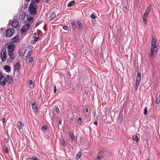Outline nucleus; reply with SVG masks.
Listing matches in <instances>:
<instances>
[{
    "label": "nucleus",
    "mask_w": 160,
    "mask_h": 160,
    "mask_svg": "<svg viewBox=\"0 0 160 160\" xmlns=\"http://www.w3.org/2000/svg\"><path fill=\"white\" fill-rule=\"evenodd\" d=\"M156 41L154 38L152 39L151 46L150 47V53L149 55L151 58H153L156 55L158 51Z\"/></svg>",
    "instance_id": "nucleus-1"
},
{
    "label": "nucleus",
    "mask_w": 160,
    "mask_h": 160,
    "mask_svg": "<svg viewBox=\"0 0 160 160\" xmlns=\"http://www.w3.org/2000/svg\"><path fill=\"white\" fill-rule=\"evenodd\" d=\"M33 0H32L30 3V6L28 8V11L30 14L32 15H35L37 12V6L35 4Z\"/></svg>",
    "instance_id": "nucleus-2"
},
{
    "label": "nucleus",
    "mask_w": 160,
    "mask_h": 160,
    "mask_svg": "<svg viewBox=\"0 0 160 160\" xmlns=\"http://www.w3.org/2000/svg\"><path fill=\"white\" fill-rule=\"evenodd\" d=\"M1 60L2 62L6 61L7 59V52L5 49H2L0 53Z\"/></svg>",
    "instance_id": "nucleus-3"
},
{
    "label": "nucleus",
    "mask_w": 160,
    "mask_h": 160,
    "mask_svg": "<svg viewBox=\"0 0 160 160\" xmlns=\"http://www.w3.org/2000/svg\"><path fill=\"white\" fill-rule=\"evenodd\" d=\"M14 30L12 28L7 29L6 32V35L7 37L9 38L12 36L14 33Z\"/></svg>",
    "instance_id": "nucleus-4"
},
{
    "label": "nucleus",
    "mask_w": 160,
    "mask_h": 160,
    "mask_svg": "<svg viewBox=\"0 0 160 160\" xmlns=\"http://www.w3.org/2000/svg\"><path fill=\"white\" fill-rule=\"evenodd\" d=\"M141 79V75L140 73H138L137 75L136 78V82L134 87L135 89H137L139 84V82Z\"/></svg>",
    "instance_id": "nucleus-5"
},
{
    "label": "nucleus",
    "mask_w": 160,
    "mask_h": 160,
    "mask_svg": "<svg viewBox=\"0 0 160 160\" xmlns=\"http://www.w3.org/2000/svg\"><path fill=\"white\" fill-rule=\"evenodd\" d=\"M32 48H31V46L28 47L24 51V54L23 55V57H27L28 55V56L29 55L30 53L32 51Z\"/></svg>",
    "instance_id": "nucleus-6"
},
{
    "label": "nucleus",
    "mask_w": 160,
    "mask_h": 160,
    "mask_svg": "<svg viewBox=\"0 0 160 160\" xmlns=\"http://www.w3.org/2000/svg\"><path fill=\"white\" fill-rule=\"evenodd\" d=\"M30 23H27L24 25L21 29V32L25 33L30 28Z\"/></svg>",
    "instance_id": "nucleus-7"
},
{
    "label": "nucleus",
    "mask_w": 160,
    "mask_h": 160,
    "mask_svg": "<svg viewBox=\"0 0 160 160\" xmlns=\"http://www.w3.org/2000/svg\"><path fill=\"white\" fill-rule=\"evenodd\" d=\"M14 49V45L12 43H10L7 46V50L8 52L10 53L13 52Z\"/></svg>",
    "instance_id": "nucleus-8"
},
{
    "label": "nucleus",
    "mask_w": 160,
    "mask_h": 160,
    "mask_svg": "<svg viewBox=\"0 0 160 160\" xmlns=\"http://www.w3.org/2000/svg\"><path fill=\"white\" fill-rule=\"evenodd\" d=\"M7 82V78L4 77L3 75H2L0 77V84L2 86L5 85Z\"/></svg>",
    "instance_id": "nucleus-9"
},
{
    "label": "nucleus",
    "mask_w": 160,
    "mask_h": 160,
    "mask_svg": "<svg viewBox=\"0 0 160 160\" xmlns=\"http://www.w3.org/2000/svg\"><path fill=\"white\" fill-rule=\"evenodd\" d=\"M26 17V14L24 11H21L20 12L19 18L20 20H23L25 19Z\"/></svg>",
    "instance_id": "nucleus-10"
},
{
    "label": "nucleus",
    "mask_w": 160,
    "mask_h": 160,
    "mask_svg": "<svg viewBox=\"0 0 160 160\" xmlns=\"http://www.w3.org/2000/svg\"><path fill=\"white\" fill-rule=\"evenodd\" d=\"M20 41V38L18 35L15 36L13 39H11V41L12 42H18Z\"/></svg>",
    "instance_id": "nucleus-11"
},
{
    "label": "nucleus",
    "mask_w": 160,
    "mask_h": 160,
    "mask_svg": "<svg viewBox=\"0 0 160 160\" xmlns=\"http://www.w3.org/2000/svg\"><path fill=\"white\" fill-rule=\"evenodd\" d=\"M31 107L33 111L36 113L37 111V105L35 102H33L31 103Z\"/></svg>",
    "instance_id": "nucleus-12"
},
{
    "label": "nucleus",
    "mask_w": 160,
    "mask_h": 160,
    "mask_svg": "<svg viewBox=\"0 0 160 160\" xmlns=\"http://www.w3.org/2000/svg\"><path fill=\"white\" fill-rule=\"evenodd\" d=\"M20 68H21V66H20V63L18 62H17L16 63V64L14 66V68L15 70V71L17 70V71H18L20 70Z\"/></svg>",
    "instance_id": "nucleus-13"
},
{
    "label": "nucleus",
    "mask_w": 160,
    "mask_h": 160,
    "mask_svg": "<svg viewBox=\"0 0 160 160\" xmlns=\"http://www.w3.org/2000/svg\"><path fill=\"white\" fill-rule=\"evenodd\" d=\"M19 25V22L17 20H14L11 24V26L12 27L16 28Z\"/></svg>",
    "instance_id": "nucleus-14"
},
{
    "label": "nucleus",
    "mask_w": 160,
    "mask_h": 160,
    "mask_svg": "<svg viewBox=\"0 0 160 160\" xmlns=\"http://www.w3.org/2000/svg\"><path fill=\"white\" fill-rule=\"evenodd\" d=\"M33 37L35 39L34 41L35 42H36L39 38V34L36 32L34 33L33 34Z\"/></svg>",
    "instance_id": "nucleus-15"
},
{
    "label": "nucleus",
    "mask_w": 160,
    "mask_h": 160,
    "mask_svg": "<svg viewBox=\"0 0 160 160\" xmlns=\"http://www.w3.org/2000/svg\"><path fill=\"white\" fill-rule=\"evenodd\" d=\"M33 60V58L29 55L28 57H27L26 59V61L27 63H29L31 62Z\"/></svg>",
    "instance_id": "nucleus-16"
},
{
    "label": "nucleus",
    "mask_w": 160,
    "mask_h": 160,
    "mask_svg": "<svg viewBox=\"0 0 160 160\" xmlns=\"http://www.w3.org/2000/svg\"><path fill=\"white\" fill-rule=\"evenodd\" d=\"M4 69L7 72H9L11 70V67L8 65H5L4 67Z\"/></svg>",
    "instance_id": "nucleus-17"
},
{
    "label": "nucleus",
    "mask_w": 160,
    "mask_h": 160,
    "mask_svg": "<svg viewBox=\"0 0 160 160\" xmlns=\"http://www.w3.org/2000/svg\"><path fill=\"white\" fill-rule=\"evenodd\" d=\"M150 8L148 7L146 9V12L144 13L143 16L147 17L148 16V15L149 12H150Z\"/></svg>",
    "instance_id": "nucleus-18"
},
{
    "label": "nucleus",
    "mask_w": 160,
    "mask_h": 160,
    "mask_svg": "<svg viewBox=\"0 0 160 160\" xmlns=\"http://www.w3.org/2000/svg\"><path fill=\"white\" fill-rule=\"evenodd\" d=\"M27 19L28 20L27 23H30V24L33 22V18L32 17H29L27 16Z\"/></svg>",
    "instance_id": "nucleus-19"
},
{
    "label": "nucleus",
    "mask_w": 160,
    "mask_h": 160,
    "mask_svg": "<svg viewBox=\"0 0 160 160\" xmlns=\"http://www.w3.org/2000/svg\"><path fill=\"white\" fill-rule=\"evenodd\" d=\"M56 16V14L55 13V12H52L51 13V14L50 15V16L49 17V19L50 20H52L54 18H55Z\"/></svg>",
    "instance_id": "nucleus-20"
},
{
    "label": "nucleus",
    "mask_w": 160,
    "mask_h": 160,
    "mask_svg": "<svg viewBox=\"0 0 160 160\" xmlns=\"http://www.w3.org/2000/svg\"><path fill=\"white\" fill-rule=\"evenodd\" d=\"M77 23L78 25V28L79 31H81L82 29V25L81 22L78 21H77Z\"/></svg>",
    "instance_id": "nucleus-21"
},
{
    "label": "nucleus",
    "mask_w": 160,
    "mask_h": 160,
    "mask_svg": "<svg viewBox=\"0 0 160 160\" xmlns=\"http://www.w3.org/2000/svg\"><path fill=\"white\" fill-rule=\"evenodd\" d=\"M122 117H123L122 114L121 112H120L119 113V116L118 118V120L119 122H121L122 119Z\"/></svg>",
    "instance_id": "nucleus-22"
},
{
    "label": "nucleus",
    "mask_w": 160,
    "mask_h": 160,
    "mask_svg": "<svg viewBox=\"0 0 160 160\" xmlns=\"http://www.w3.org/2000/svg\"><path fill=\"white\" fill-rule=\"evenodd\" d=\"M8 55L10 58V59L12 60L14 59L15 58V56L13 53V52L11 53H10V52H8Z\"/></svg>",
    "instance_id": "nucleus-23"
},
{
    "label": "nucleus",
    "mask_w": 160,
    "mask_h": 160,
    "mask_svg": "<svg viewBox=\"0 0 160 160\" xmlns=\"http://www.w3.org/2000/svg\"><path fill=\"white\" fill-rule=\"evenodd\" d=\"M82 155V152L80 151L77 154L76 156V159H78L80 158Z\"/></svg>",
    "instance_id": "nucleus-24"
},
{
    "label": "nucleus",
    "mask_w": 160,
    "mask_h": 160,
    "mask_svg": "<svg viewBox=\"0 0 160 160\" xmlns=\"http://www.w3.org/2000/svg\"><path fill=\"white\" fill-rule=\"evenodd\" d=\"M17 126L19 129H21L22 127V124L21 122L20 121L18 122L17 123Z\"/></svg>",
    "instance_id": "nucleus-25"
},
{
    "label": "nucleus",
    "mask_w": 160,
    "mask_h": 160,
    "mask_svg": "<svg viewBox=\"0 0 160 160\" xmlns=\"http://www.w3.org/2000/svg\"><path fill=\"white\" fill-rule=\"evenodd\" d=\"M132 139L133 140H134L137 142H138V137L136 135H134L133 136H132Z\"/></svg>",
    "instance_id": "nucleus-26"
},
{
    "label": "nucleus",
    "mask_w": 160,
    "mask_h": 160,
    "mask_svg": "<svg viewBox=\"0 0 160 160\" xmlns=\"http://www.w3.org/2000/svg\"><path fill=\"white\" fill-rule=\"evenodd\" d=\"M7 81L8 82V84L10 83L12 80V77H10L9 76H7Z\"/></svg>",
    "instance_id": "nucleus-27"
},
{
    "label": "nucleus",
    "mask_w": 160,
    "mask_h": 160,
    "mask_svg": "<svg viewBox=\"0 0 160 160\" xmlns=\"http://www.w3.org/2000/svg\"><path fill=\"white\" fill-rule=\"evenodd\" d=\"M75 3V1H72L70 2L67 5V7H70L72 6Z\"/></svg>",
    "instance_id": "nucleus-28"
},
{
    "label": "nucleus",
    "mask_w": 160,
    "mask_h": 160,
    "mask_svg": "<svg viewBox=\"0 0 160 160\" xmlns=\"http://www.w3.org/2000/svg\"><path fill=\"white\" fill-rule=\"evenodd\" d=\"M29 84L30 87L31 88H33L34 87V83L32 80H29Z\"/></svg>",
    "instance_id": "nucleus-29"
},
{
    "label": "nucleus",
    "mask_w": 160,
    "mask_h": 160,
    "mask_svg": "<svg viewBox=\"0 0 160 160\" xmlns=\"http://www.w3.org/2000/svg\"><path fill=\"white\" fill-rule=\"evenodd\" d=\"M70 134L71 139L72 140H74L75 138L73 133L70 132Z\"/></svg>",
    "instance_id": "nucleus-30"
},
{
    "label": "nucleus",
    "mask_w": 160,
    "mask_h": 160,
    "mask_svg": "<svg viewBox=\"0 0 160 160\" xmlns=\"http://www.w3.org/2000/svg\"><path fill=\"white\" fill-rule=\"evenodd\" d=\"M71 26H72V27L73 30L74 29L76 28V27L75 23L74 21H73L72 22Z\"/></svg>",
    "instance_id": "nucleus-31"
},
{
    "label": "nucleus",
    "mask_w": 160,
    "mask_h": 160,
    "mask_svg": "<svg viewBox=\"0 0 160 160\" xmlns=\"http://www.w3.org/2000/svg\"><path fill=\"white\" fill-rule=\"evenodd\" d=\"M147 17L143 16V22L145 24H147Z\"/></svg>",
    "instance_id": "nucleus-32"
},
{
    "label": "nucleus",
    "mask_w": 160,
    "mask_h": 160,
    "mask_svg": "<svg viewBox=\"0 0 160 160\" xmlns=\"http://www.w3.org/2000/svg\"><path fill=\"white\" fill-rule=\"evenodd\" d=\"M91 17L93 19H95L96 18V17L95 15V14L94 13L92 14L91 15Z\"/></svg>",
    "instance_id": "nucleus-33"
},
{
    "label": "nucleus",
    "mask_w": 160,
    "mask_h": 160,
    "mask_svg": "<svg viewBox=\"0 0 160 160\" xmlns=\"http://www.w3.org/2000/svg\"><path fill=\"white\" fill-rule=\"evenodd\" d=\"M147 108H145L144 109L143 113L144 115H145L147 114Z\"/></svg>",
    "instance_id": "nucleus-34"
},
{
    "label": "nucleus",
    "mask_w": 160,
    "mask_h": 160,
    "mask_svg": "<svg viewBox=\"0 0 160 160\" xmlns=\"http://www.w3.org/2000/svg\"><path fill=\"white\" fill-rule=\"evenodd\" d=\"M42 23V21H38L37 23H36L35 27H37L40 24H41Z\"/></svg>",
    "instance_id": "nucleus-35"
},
{
    "label": "nucleus",
    "mask_w": 160,
    "mask_h": 160,
    "mask_svg": "<svg viewBox=\"0 0 160 160\" xmlns=\"http://www.w3.org/2000/svg\"><path fill=\"white\" fill-rule=\"evenodd\" d=\"M59 109H58V107H55V111L56 112L58 113H59Z\"/></svg>",
    "instance_id": "nucleus-36"
},
{
    "label": "nucleus",
    "mask_w": 160,
    "mask_h": 160,
    "mask_svg": "<svg viewBox=\"0 0 160 160\" xmlns=\"http://www.w3.org/2000/svg\"><path fill=\"white\" fill-rule=\"evenodd\" d=\"M42 129L43 130H46L47 129V127L46 126L44 125L42 127Z\"/></svg>",
    "instance_id": "nucleus-37"
},
{
    "label": "nucleus",
    "mask_w": 160,
    "mask_h": 160,
    "mask_svg": "<svg viewBox=\"0 0 160 160\" xmlns=\"http://www.w3.org/2000/svg\"><path fill=\"white\" fill-rule=\"evenodd\" d=\"M62 145L64 146L65 147L66 146V143L64 141V140H62Z\"/></svg>",
    "instance_id": "nucleus-38"
},
{
    "label": "nucleus",
    "mask_w": 160,
    "mask_h": 160,
    "mask_svg": "<svg viewBox=\"0 0 160 160\" xmlns=\"http://www.w3.org/2000/svg\"><path fill=\"white\" fill-rule=\"evenodd\" d=\"M32 160H39L37 157L35 156H34L32 157Z\"/></svg>",
    "instance_id": "nucleus-39"
},
{
    "label": "nucleus",
    "mask_w": 160,
    "mask_h": 160,
    "mask_svg": "<svg viewBox=\"0 0 160 160\" xmlns=\"http://www.w3.org/2000/svg\"><path fill=\"white\" fill-rule=\"evenodd\" d=\"M102 154H101V153H99V154L98 155V156H97V158H99V159H100V158H101V157H102Z\"/></svg>",
    "instance_id": "nucleus-40"
},
{
    "label": "nucleus",
    "mask_w": 160,
    "mask_h": 160,
    "mask_svg": "<svg viewBox=\"0 0 160 160\" xmlns=\"http://www.w3.org/2000/svg\"><path fill=\"white\" fill-rule=\"evenodd\" d=\"M54 92L55 93H56L57 92V88L55 85H54Z\"/></svg>",
    "instance_id": "nucleus-41"
},
{
    "label": "nucleus",
    "mask_w": 160,
    "mask_h": 160,
    "mask_svg": "<svg viewBox=\"0 0 160 160\" xmlns=\"http://www.w3.org/2000/svg\"><path fill=\"white\" fill-rule=\"evenodd\" d=\"M63 29L66 30V31H68V28L66 26H64L63 27Z\"/></svg>",
    "instance_id": "nucleus-42"
},
{
    "label": "nucleus",
    "mask_w": 160,
    "mask_h": 160,
    "mask_svg": "<svg viewBox=\"0 0 160 160\" xmlns=\"http://www.w3.org/2000/svg\"><path fill=\"white\" fill-rule=\"evenodd\" d=\"M43 2L44 3H48L50 0H43Z\"/></svg>",
    "instance_id": "nucleus-43"
},
{
    "label": "nucleus",
    "mask_w": 160,
    "mask_h": 160,
    "mask_svg": "<svg viewBox=\"0 0 160 160\" xmlns=\"http://www.w3.org/2000/svg\"><path fill=\"white\" fill-rule=\"evenodd\" d=\"M5 152L6 153H8V148H5L4 150Z\"/></svg>",
    "instance_id": "nucleus-44"
},
{
    "label": "nucleus",
    "mask_w": 160,
    "mask_h": 160,
    "mask_svg": "<svg viewBox=\"0 0 160 160\" xmlns=\"http://www.w3.org/2000/svg\"><path fill=\"white\" fill-rule=\"evenodd\" d=\"M83 139L82 137H80L79 138V141L80 143H81L82 142Z\"/></svg>",
    "instance_id": "nucleus-45"
},
{
    "label": "nucleus",
    "mask_w": 160,
    "mask_h": 160,
    "mask_svg": "<svg viewBox=\"0 0 160 160\" xmlns=\"http://www.w3.org/2000/svg\"><path fill=\"white\" fill-rule=\"evenodd\" d=\"M93 124H94L95 125H97V124H98V122L97 121H95L94 122H93Z\"/></svg>",
    "instance_id": "nucleus-46"
},
{
    "label": "nucleus",
    "mask_w": 160,
    "mask_h": 160,
    "mask_svg": "<svg viewBox=\"0 0 160 160\" xmlns=\"http://www.w3.org/2000/svg\"><path fill=\"white\" fill-rule=\"evenodd\" d=\"M85 111L86 112V113L88 112V108H85Z\"/></svg>",
    "instance_id": "nucleus-47"
},
{
    "label": "nucleus",
    "mask_w": 160,
    "mask_h": 160,
    "mask_svg": "<svg viewBox=\"0 0 160 160\" xmlns=\"http://www.w3.org/2000/svg\"><path fill=\"white\" fill-rule=\"evenodd\" d=\"M40 0H35V2L36 3H38L39 2Z\"/></svg>",
    "instance_id": "nucleus-48"
},
{
    "label": "nucleus",
    "mask_w": 160,
    "mask_h": 160,
    "mask_svg": "<svg viewBox=\"0 0 160 160\" xmlns=\"http://www.w3.org/2000/svg\"><path fill=\"white\" fill-rule=\"evenodd\" d=\"M59 123L60 125H61L62 124V120L59 119Z\"/></svg>",
    "instance_id": "nucleus-49"
},
{
    "label": "nucleus",
    "mask_w": 160,
    "mask_h": 160,
    "mask_svg": "<svg viewBox=\"0 0 160 160\" xmlns=\"http://www.w3.org/2000/svg\"><path fill=\"white\" fill-rule=\"evenodd\" d=\"M32 160V158H27V160Z\"/></svg>",
    "instance_id": "nucleus-50"
},
{
    "label": "nucleus",
    "mask_w": 160,
    "mask_h": 160,
    "mask_svg": "<svg viewBox=\"0 0 160 160\" xmlns=\"http://www.w3.org/2000/svg\"><path fill=\"white\" fill-rule=\"evenodd\" d=\"M82 121V119L81 118H79L78 119V122H79V121Z\"/></svg>",
    "instance_id": "nucleus-51"
},
{
    "label": "nucleus",
    "mask_w": 160,
    "mask_h": 160,
    "mask_svg": "<svg viewBox=\"0 0 160 160\" xmlns=\"http://www.w3.org/2000/svg\"><path fill=\"white\" fill-rule=\"evenodd\" d=\"M6 121V119L5 118H3L2 119V122L4 123Z\"/></svg>",
    "instance_id": "nucleus-52"
},
{
    "label": "nucleus",
    "mask_w": 160,
    "mask_h": 160,
    "mask_svg": "<svg viewBox=\"0 0 160 160\" xmlns=\"http://www.w3.org/2000/svg\"><path fill=\"white\" fill-rule=\"evenodd\" d=\"M2 72L0 71V77L2 75Z\"/></svg>",
    "instance_id": "nucleus-53"
},
{
    "label": "nucleus",
    "mask_w": 160,
    "mask_h": 160,
    "mask_svg": "<svg viewBox=\"0 0 160 160\" xmlns=\"http://www.w3.org/2000/svg\"><path fill=\"white\" fill-rule=\"evenodd\" d=\"M21 51V50H19V55H21V54H20V51Z\"/></svg>",
    "instance_id": "nucleus-54"
},
{
    "label": "nucleus",
    "mask_w": 160,
    "mask_h": 160,
    "mask_svg": "<svg viewBox=\"0 0 160 160\" xmlns=\"http://www.w3.org/2000/svg\"><path fill=\"white\" fill-rule=\"evenodd\" d=\"M95 160H100V159L99 158H96Z\"/></svg>",
    "instance_id": "nucleus-55"
},
{
    "label": "nucleus",
    "mask_w": 160,
    "mask_h": 160,
    "mask_svg": "<svg viewBox=\"0 0 160 160\" xmlns=\"http://www.w3.org/2000/svg\"><path fill=\"white\" fill-rule=\"evenodd\" d=\"M25 1L27 2H29L30 1V0H25Z\"/></svg>",
    "instance_id": "nucleus-56"
},
{
    "label": "nucleus",
    "mask_w": 160,
    "mask_h": 160,
    "mask_svg": "<svg viewBox=\"0 0 160 160\" xmlns=\"http://www.w3.org/2000/svg\"><path fill=\"white\" fill-rule=\"evenodd\" d=\"M71 119H72V118H71Z\"/></svg>",
    "instance_id": "nucleus-57"
},
{
    "label": "nucleus",
    "mask_w": 160,
    "mask_h": 160,
    "mask_svg": "<svg viewBox=\"0 0 160 160\" xmlns=\"http://www.w3.org/2000/svg\"><path fill=\"white\" fill-rule=\"evenodd\" d=\"M7 60H8V59Z\"/></svg>",
    "instance_id": "nucleus-58"
}]
</instances>
